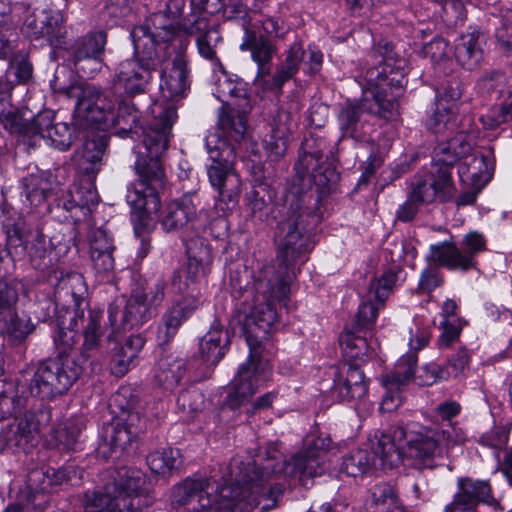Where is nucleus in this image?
<instances>
[{
	"instance_id": "obj_1",
	"label": "nucleus",
	"mask_w": 512,
	"mask_h": 512,
	"mask_svg": "<svg viewBox=\"0 0 512 512\" xmlns=\"http://www.w3.org/2000/svg\"><path fill=\"white\" fill-rule=\"evenodd\" d=\"M329 446L323 438L313 439L289 461L283 460L278 447L269 444L264 455L253 462L234 460L229 485L215 488L207 477H187L174 486L171 502L186 512H252L262 501V510L276 505L282 485L268 486L271 474H282L290 481L307 487L324 472L322 455Z\"/></svg>"
},
{
	"instance_id": "obj_2",
	"label": "nucleus",
	"mask_w": 512,
	"mask_h": 512,
	"mask_svg": "<svg viewBox=\"0 0 512 512\" xmlns=\"http://www.w3.org/2000/svg\"><path fill=\"white\" fill-rule=\"evenodd\" d=\"M288 259L279 263L278 271L273 267L264 268L255 283L254 304L243 324L250 354L246 363L239 367L226 398L227 406L233 410L247 403L272 376V367L259 353L278 320L276 302L288 308L289 282L295 276L294 271H288Z\"/></svg>"
},
{
	"instance_id": "obj_3",
	"label": "nucleus",
	"mask_w": 512,
	"mask_h": 512,
	"mask_svg": "<svg viewBox=\"0 0 512 512\" xmlns=\"http://www.w3.org/2000/svg\"><path fill=\"white\" fill-rule=\"evenodd\" d=\"M321 152L305 153L295 164L296 175L284 196L278 222V250L282 256L311 253L313 232L322 221L320 203L337 192L340 174L331 165H318Z\"/></svg>"
},
{
	"instance_id": "obj_4",
	"label": "nucleus",
	"mask_w": 512,
	"mask_h": 512,
	"mask_svg": "<svg viewBox=\"0 0 512 512\" xmlns=\"http://www.w3.org/2000/svg\"><path fill=\"white\" fill-rule=\"evenodd\" d=\"M434 432L415 422L383 433L374 447L373 466L392 470L406 458L417 469H433L441 457Z\"/></svg>"
},
{
	"instance_id": "obj_5",
	"label": "nucleus",
	"mask_w": 512,
	"mask_h": 512,
	"mask_svg": "<svg viewBox=\"0 0 512 512\" xmlns=\"http://www.w3.org/2000/svg\"><path fill=\"white\" fill-rule=\"evenodd\" d=\"M102 489L85 494L84 512H134L140 508L139 496L146 484L137 468L121 467L108 473Z\"/></svg>"
},
{
	"instance_id": "obj_6",
	"label": "nucleus",
	"mask_w": 512,
	"mask_h": 512,
	"mask_svg": "<svg viewBox=\"0 0 512 512\" xmlns=\"http://www.w3.org/2000/svg\"><path fill=\"white\" fill-rule=\"evenodd\" d=\"M206 148L212 161L207 169L209 181L219 193L215 208L225 216L237 206L241 192L240 177L233 169L235 147L211 135L206 138Z\"/></svg>"
},
{
	"instance_id": "obj_7",
	"label": "nucleus",
	"mask_w": 512,
	"mask_h": 512,
	"mask_svg": "<svg viewBox=\"0 0 512 512\" xmlns=\"http://www.w3.org/2000/svg\"><path fill=\"white\" fill-rule=\"evenodd\" d=\"M138 179L127 192V202L140 221L157 213L161 206L159 193L166 185V174L161 157L139 153L135 162Z\"/></svg>"
},
{
	"instance_id": "obj_8",
	"label": "nucleus",
	"mask_w": 512,
	"mask_h": 512,
	"mask_svg": "<svg viewBox=\"0 0 512 512\" xmlns=\"http://www.w3.org/2000/svg\"><path fill=\"white\" fill-rule=\"evenodd\" d=\"M66 95L69 98H76L75 112L77 116L91 125H120V113L124 109H129L128 105L120 104L116 114L117 94L110 91L104 92L100 87L93 84L69 86L66 89Z\"/></svg>"
},
{
	"instance_id": "obj_9",
	"label": "nucleus",
	"mask_w": 512,
	"mask_h": 512,
	"mask_svg": "<svg viewBox=\"0 0 512 512\" xmlns=\"http://www.w3.org/2000/svg\"><path fill=\"white\" fill-rule=\"evenodd\" d=\"M82 373V364L61 355L38 365L29 384L32 396L52 400L66 393Z\"/></svg>"
},
{
	"instance_id": "obj_10",
	"label": "nucleus",
	"mask_w": 512,
	"mask_h": 512,
	"mask_svg": "<svg viewBox=\"0 0 512 512\" xmlns=\"http://www.w3.org/2000/svg\"><path fill=\"white\" fill-rule=\"evenodd\" d=\"M145 49V44L138 43V46H134L135 57L118 65L112 86L114 94L134 96L146 91L162 59L159 52Z\"/></svg>"
},
{
	"instance_id": "obj_11",
	"label": "nucleus",
	"mask_w": 512,
	"mask_h": 512,
	"mask_svg": "<svg viewBox=\"0 0 512 512\" xmlns=\"http://www.w3.org/2000/svg\"><path fill=\"white\" fill-rule=\"evenodd\" d=\"M469 149L470 145L465 142L463 133L440 142L434 148L432 168L428 176L441 202H447L453 198L456 188L451 170Z\"/></svg>"
},
{
	"instance_id": "obj_12",
	"label": "nucleus",
	"mask_w": 512,
	"mask_h": 512,
	"mask_svg": "<svg viewBox=\"0 0 512 512\" xmlns=\"http://www.w3.org/2000/svg\"><path fill=\"white\" fill-rule=\"evenodd\" d=\"M177 118L176 106L170 103L154 104L152 119L142 128L141 145L137 153L162 157L168 149L172 127Z\"/></svg>"
},
{
	"instance_id": "obj_13",
	"label": "nucleus",
	"mask_w": 512,
	"mask_h": 512,
	"mask_svg": "<svg viewBox=\"0 0 512 512\" xmlns=\"http://www.w3.org/2000/svg\"><path fill=\"white\" fill-rule=\"evenodd\" d=\"M22 31L30 39L43 38L55 48H64L67 44L65 18L60 10L33 11L26 16Z\"/></svg>"
},
{
	"instance_id": "obj_14",
	"label": "nucleus",
	"mask_w": 512,
	"mask_h": 512,
	"mask_svg": "<svg viewBox=\"0 0 512 512\" xmlns=\"http://www.w3.org/2000/svg\"><path fill=\"white\" fill-rule=\"evenodd\" d=\"M107 34L95 31L79 37L71 46V61L78 73L91 78L104 66Z\"/></svg>"
},
{
	"instance_id": "obj_15",
	"label": "nucleus",
	"mask_w": 512,
	"mask_h": 512,
	"mask_svg": "<svg viewBox=\"0 0 512 512\" xmlns=\"http://www.w3.org/2000/svg\"><path fill=\"white\" fill-rule=\"evenodd\" d=\"M202 211L199 194L196 191L186 192L165 205L160 218L161 227L168 233L193 228Z\"/></svg>"
},
{
	"instance_id": "obj_16",
	"label": "nucleus",
	"mask_w": 512,
	"mask_h": 512,
	"mask_svg": "<svg viewBox=\"0 0 512 512\" xmlns=\"http://www.w3.org/2000/svg\"><path fill=\"white\" fill-rule=\"evenodd\" d=\"M250 98L243 95L234 96L225 102L218 112L217 127L227 141L240 143L247 135V116L251 112Z\"/></svg>"
},
{
	"instance_id": "obj_17",
	"label": "nucleus",
	"mask_w": 512,
	"mask_h": 512,
	"mask_svg": "<svg viewBox=\"0 0 512 512\" xmlns=\"http://www.w3.org/2000/svg\"><path fill=\"white\" fill-rule=\"evenodd\" d=\"M182 30L185 34L196 37L195 44L202 58L219 69L224 68L217 55V47L223 41L219 24H210L208 17L197 16L192 20H184Z\"/></svg>"
},
{
	"instance_id": "obj_18",
	"label": "nucleus",
	"mask_w": 512,
	"mask_h": 512,
	"mask_svg": "<svg viewBox=\"0 0 512 512\" xmlns=\"http://www.w3.org/2000/svg\"><path fill=\"white\" fill-rule=\"evenodd\" d=\"M373 112H375V108L372 106L368 96H362L359 101H347L340 105L337 123L342 138L363 141L368 135L370 128L365 116Z\"/></svg>"
},
{
	"instance_id": "obj_19",
	"label": "nucleus",
	"mask_w": 512,
	"mask_h": 512,
	"mask_svg": "<svg viewBox=\"0 0 512 512\" xmlns=\"http://www.w3.org/2000/svg\"><path fill=\"white\" fill-rule=\"evenodd\" d=\"M0 122L12 135H16L19 141L34 147L40 141L43 134V126L49 124V111L38 113L31 120L25 119L18 110H0Z\"/></svg>"
},
{
	"instance_id": "obj_20",
	"label": "nucleus",
	"mask_w": 512,
	"mask_h": 512,
	"mask_svg": "<svg viewBox=\"0 0 512 512\" xmlns=\"http://www.w3.org/2000/svg\"><path fill=\"white\" fill-rule=\"evenodd\" d=\"M176 34L173 21L166 17L163 11L154 12L146 21L136 26L132 32L133 46L145 44L147 51L158 52L161 43L171 41Z\"/></svg>"
},
{
	"instance_id": "obj_21",
	"label": "nucleus",
	"mask_w": 512,
	"mask_h": 512,
	"mask_svg": "<svg viewBox=\"0 0 512 512\" xmlns=\"http://www.w3.org/2000/svg\"><path fill=\"white\" fill-rule=\"evenodd\" d=\"M3 232L5 234V243H0V256L3 253L6 256L23 255L27 249L30 227L26 218L19 214L14 208L4 207L0 216Z\"/></svg>"
},
{
	"instance_id": "obj_22",
	"label": "nucleus",
	"mask_w": 512,
	"mask_h": 512,
	"mask_svg": "<svg viewBox=\"0 0 512 512\" xmlns=\"http://www.w3.org/2000/svg\"><path fill=\"white\" fill-rule=\"evenodd\" d=\"M51 420L48 410L37 409L26 411L15 419V428L11 441L14 445L28 452L38 442V436Z\"/></svg>"
},
{
	"instance_id": "obj_23",
	"label": "nucleus",
	"mask_w": 512,
	"mask_h": 512,
	"mask_svg": "<svg viewBox=\"0 0 512 512\" xmlns=\"http://www.w3.org/2000/svg\"><path fill=\"white\" fill-rule=\"evenodd\" d=\"M145 295L133 293L128 299L124 309L111 305L108 309L109 321L115 329H133L146 323L153 314V310L144 301Z\"/></svg>"
},
{
	"instance_id": "obj_24",
	"label": "nucleus",
	"mask_w": 512,
	"mask_h": 512,
	"mask_svg": "<svg viewBox=\"0 0 512 512\" xmlns=\"http://www.w3.org/2000/svg\"><path fill=\"white\" fill-rule=\"evenodd\" d=\"M188 64V60L182 54L173 58L172 67L162 74L160 89L166 100L159 104L170 103L176 106L177 101L186 97L190 88Z\"/></svg>"
},
{
	"instance_id": "obj_25",
	"label": "nucleus",
	"mask_w": 512,
	"mask_h": 512,
	"mask_svg": "<svg viewBox=\"0 0 512 512\" xmlns=\"http://www.w3.org/2000/svg\"><path fill=\"white\" fill-rule=\"evenodd\" d=\"M240 49L250 51L251 58L258 67L255 83L260 85L270 74L271 61L277 50L275 44L264 35H257L254 31L246 30L245 39L240 45Z\"/></svg>"
},
{
	"instance_id": "obj_26",
	"label": "nucleus",
	"mask_w": 512,
	"mask_h": 512,
	"mask_svg": "<svg viewBox=\"0 0 512 512\" xmlns=\"http://www.w3.org/2000/svg\"><path fill=\"white\" fill-rule=\"evenodd\" d=\"M107 148V138L99 136L92 139H86L81 148L74 154V161L81 175L94 180L97 173L101 170L103 156Z\"/></svg>"
},
{
	"instance_id": "obj_27",
	"label": "nucleus",
	"mask_w": 512,
	"mask_h": 512,
	"mask_svg": "<svg viewBox=\"0 0 512 512\" xmlns=\"http://www.w3.org/2000/svg\"><path fill=\"white\" fill-rule=\"evenodd\" d=\"M484 42L485 36L479 29L473 28L462 34L454 50L457 62L467 70L479 67L484 58L482 49Z\"/></svg>"
},
{
	"instance_id": "obj_28",
	"label": "nucleus",
	"mask_w": 512,
	"mask_h": 512,
	"mask_svg": "<svg viewBox=\"0 0 512 512\" xmlns=\"http://www.w3.org/2000/svg\"><path fill=\"white\" fill-rule=\"evenodd\" d=\"M306 51L299 43H294L287 52L283 62L277 68L275 74L262 81L260 86L268 91L280 93L283 85L298 72L299 65L305 60Z\"/></svg>"
},
{
	"instance_id": "obj_29",
	"label": "nucleus",
	"mask_w": 512,
	"mask_h": 512,
	"mask_svg": "<svg viewBox=\"0 0 512 512\" xmlns=\"http://www.w3.org/2000/svg\"><path fill=\"white\" fill-rule=\"evenodd\" d=\"M140 422L139 413H129L118 416L105 428V442L112 452L123 451L131 444L133 437L138 433L136 423Z\"/></svg>"
},
{
	"instance_id": "obj_30",
	"label": "nucleus",
	"mask_w": 512,
	"mask_h": 512,
	"mask_svg": "<svg viewBox=\"0 0 512 512\" xmlns=\"http://www.w3.org/2000/svg\"><path fill=\"white\" fill-rule=\"evenodd\" d=\"M335 389L343 400H361L367 394V382L357 364H344Z\"/></svg>"
},
{
	"instance_id": "obj_31",
	"label": "nucleus",
	"mask_w": 512,
	"mask_h": 512,
	"mask_svg": "<svg viewBox=\"0 0 512 512\" xmlns=\"http://www.w3.org/2000/svg\"><path fill=\"white\" fill-rule=\"evenodd\" d=\"M101 319L102 313L95 310H88L87 314L82 312V314L78 316L77 321L80 322V326L82 327L84 340L79 362L77 363L82 364V370L84 369V364L91 357V353L99 348L102 337ZM77 323L78 322H76V324Z\"/></svg>"
},
{
	"instance_id": "obj_32",
	"label": "nucleus",
	"mask_w": 512,
	"mask_h": 512,
	"mask_svg": "<svg viewBox=\"0 0 512 512\" xmlns=\"http://www.w3.org/2000/svg\"><path fill=\"white\" fill-rule=\"evenodd\" d=\"M365 79L368 89L378 90L382 93H399L407 83V79L401 71L394 70L386 64L367 70Z\"/></svg>"
},
{
	"instance_id": "obj_33",
	"label": "nucleus",
	"mask_w": 512,
	"mask_h": 512,
	"mask_svg": "<svg viewBox=\"0 0 512 512\" xmlns=\"http://www.w3.org/2000/svg\"><path fill=\"white\" fill-rule=\"evenodd\" d=\"M365 509L366 512H405L397 490L386 482L371 488Z\"/></svg>"
},
{
	"instance_id": "obj_34",
	"label": "nucleus",
	"mask_w": 512,
	"mask_h": 512,
	"mask_svg": "<svg viewBox=\"0 0 512 512\" xmlns=\"http://www.w3.org/2000/svg\"><path fill=\"white\" fill-rule=\"evenodd\" d=\"M433 260L435 267L425 269L419 281V289L425 293L431 292L442 283L437 268L466 271L475 265L474 258H433Z\"/></svg>"
},
{
	"instance_id": "obj_35",
	"label": "nucleus",
	"mask_w": 512,
	"mask_h": 512,
	"mask_svg": "<svg viewBox=\"0 0 512 512\" xmlns=\"http://www.w3.org/2000/svg\"><path fill=\"white\" fill-rule=\"evenodd\" d=\"M23 193L30 205L38 207L53 197L56 187L52 186L46 173L30 174L22 179Z\"/></svg>"
},
{
	"instance_id": "obj_36",
	"label": "nucleus",
	"mask_w": 512,
	"mask_h": 512,
	"mask_svg": "<svg viewBox=\"0 0 512 512\" xmlns=\"http://www.w3.org/2000/svg\"><path fill=\"white\" fill-rule=\"evenodd\" d=\"M458 490L454 496H459L466 502H472L477 505L485 503L488 505H496L497 501L491 494V487L488 482L481 480H473L471 478H459L457 481Z\"/></svg>"
},
{
	"instance_id": "obj_37",
	"label": "nucleus",
	"mask_w": 512,
	"mask_h": 512,
	"mask_svg": "<svg viewBox=\"0 0 512 512\" xmlns=\"http://www.w3.org/2000/svg\"><path fill=\"white\" fill-rule=\"evenodd\" d=\"M34 246L36 253L39 254L66 256L67 254H77L79 252L72 232L69 234L61 232L54 234L48 239V245H46V236L38 234Z\"/></svg>"
},
{
	"instance_id": "obj_38",
	"label": "nucleus",
	"mask_w": 512,
	"mask_h": 512,
	"mask_svg": "<svg viewBox=\"0 0 512 512\" xmlns=\"http://www.w3.org/2000/svg\"><path fill=\"white\" fill-rule=\"evenodd\" d=\"M186 373V363L181 358L166 356L159 360L155 378L166 389L175 388Z\"/></svg>"
},
{
	"instance_id": "obj_39",
	"label": "nucleus",
	"mask_w": 512,
	"mask_h": 512,
	"mask_svg": "<svg viewBox=\"0 0 512 512\" xmlns=\"http://www.w3.org/2000/svg\"><path fill=\"white\" fill-rule=\"evenodd\" d=\"M226 334L218 327H212L200 341V354L202 359L211 364L216 365L225 355L227 338L223 339Z\"/></svg>"
},
{
	"instance_id": "obj_40",
	"label": "nucleus",
	"mask_w": 512,
	"mask_h": 512,
	"mask_svg": "<svg viewBox=\"0 0 512 512\" xmlns=\"http://www.w3.org/2000/svg\"><path fill=\"white\" fill-rule=\"evenodd\" d=\"M84 421L79 418L67 419L52 430L54 445L65 450H74L80 440Z\"/></svg>"
},
{
	"instance_id": "obj_41",
	"label": "nucleus",
	"mask_w": 512,
	"mask_h": 512,
	"mask_svg": "<svg viewBox=\"0 0 512 512\" xmlns=\"http://www.w3.org/2000/svg\"><path fill=\"white\" fill-rule=\"evenodd\" d=\"M417 367V355L414 352H407L399 358L394 370L383 377V383L390 389H398L407 384L414 377Z\"/></svg>"
},
{
	"instance_id": "obj_42",
	"label": "nucleus",
	"mask_w": 512,
	"mask_h": 512,
	"mask_svg": "<svg viewBox=\"0 0 512 512\" xmlns=\"http://www.w3.org/2000/svg\"><path fill=\"white\" fill-rule=\"evenodd\" d=\"M340 344L344 356L347 358V363L364 359L370 351L366 334L353 328L347 329L340 336Z\"/></svg>"
},
{
	"instance_id": "obj_43",
	"label": "nucleus",
	"mask_w": 512,
	"mask_h": 512,
	"mask_svg": "<svg viewBox=\"0 0 512 512\" xmlns=\"http://www.w3.org/2000/svg\"><path fill=\"white\" fill-rule=\"evenodd\" d=\"M147 464L153 473L169 475L181 465V455L178 449L160 448L147 456Z\"/></svg>"
},
{
	"instance_id": "obj_44",
	"label": "nucleus",
	"mask_w": 512,
	"mask_h": 512,
	"mask_svg": "<svg viewBox=\"0 0 512 512\" xmlns=\"http://www.w3.org/2000/svg\"><path fill=\"white\" fill-rule=\"evenodd\" d=\"M52 114L49 112V124L43 126L42 138H47L50 145L59 151L70 149L75 140V129L67 123L52 124Z\"/></svg>"
},
{
	"instance_id": "obj_45",
	"label": "nucleus",
	"mask_w": 512,
	"mask_h": 512,
	"mask_svg": "<svg viewBox=\"0 0 512 512\" xmlns=\"http://www.w3.org/2000/svg\"><path fill=\"white\" fill-rule=\"evenodd\" d=\"M363 96H368L375 108V112L370 115H377L385 120H394L399 114V102L397 100L399 93H382L378 90L366 89Z\"/></svg>"
},
{
	"instance_id": "obj_46",
	"label": "nucleus",
	"mask_w": 512,
	"mask_h": 512,
	"mask_svg": "<svg viewBox=\"0 0 512 512\" xmlns=\"http://www.w3.org/2000/svg\"><path fill=\"white\" fill-rule=\"evenodd\" d=\"M52 198L54 199L53 207L50 203L47 204V209L50 212L62 209L66 213L63 215L64 220H72L74 223L81 221V209L75 201L77 198L74 191L56 187Z\"/></svg>"
},
{
	"instance_id": "obj_47",
	"label": "nucleus",
	"mask_w": 512,
	"mask_h": 512,
	"mask_svg": "<svg viewBox=\"0 0 512 512\" xmlns=\"http://www.w3.org/2000/svg\"><path fill=\"white\" fill-rule=\"evenodd\" d=\"M427 128L435 134L453 132L456 128V113L453 104L449 106L437 103L436 111L427 119Z\"/></svg>"
},
{
	"instance_id": "obj_48",
	"label": "nucleus",
	"mask_w": 512,
	"mask_h": 512,
	"mask_svg": "<svg viewBox=\"0 0 512 512\" xmlns=\"http://www.w3.org/2000/svg\"><path fill=\"white\" fill-rule=\"evenodd\" d=\"M0 322L4 324L9 338L15 342L24 341L35 329L30 317L26 314L19 315L15 310L11 311L7 318L0 319Z\"/></svg>"
},
{
	"instance_id": "obj_49",
	"label": "nucleus",
	"mask_w": 512,
	"mask_h": 512,
	"mask_svg": "<svg viewBox=\"0 0 512 512\" xmlns=\"http://www.w3.org/2000/svg\"><path fill=\"white\" fill-rule=\"evenodd\" d=\"M398 271V268H389L379 278H374L369 285L367 293L370 299H374L381 306H384L397 281Z\"/></svg>"
},
{
	"instance_id": "obj_50",
	"label": "nucleus",
	"mask_w": 512,
	"mask_h": 512,
	"mask_svg": "<svg viewBox=\"0 0 512 512\" xmlns=\"http://www.w3.org/2000/svg\"><path fill=\"white\" fill-rule=\"evenodd\" d=\"M20 293H25V286L21 281L0 280V319L7 318L15 310Z\"/></svg>"
},
{
	"instance_id": "obj_51",
	"label": "nucleus",
	"mask_w": 512,
	"mask_h": 512,
	"mask_svg": "<svg viewBox=\"0 0 512 512\" xmlns=\"http://www.w3.org/2000/svg\"><path fill=\"white\" fill-rule=\"evenodd\" d=\"M383 307L384 306H381V304L377 303L374 299H370V296L367 295V300L362 302L359 306L351 328L356 331H362L364 334L371 331L378 317V312Z\"/></svg>"
},
{
	"instance_id": "obj_52",
	"label": "nucleus",
	"mask_w": 512,
	"mask_h": 512,
	"mask_svg": "<svg viewBox=\"0 0 512 512\" xmlns=\"http://www.w3.org/2000/svg\"><path fill=\"white\" fill-rule=\"evenodd\" d=\"M373 465L372 458L366 450H356L345 456L340 471L351 477L365 474Z\"/></svg>"
},
{
	"instance_id": "obj_53",
	"label": "nucleus",
	"mask_w": 512,
	"mask_h": 512,
	"mask_svg": "<svg viewBox=\"0 0 512 512\" xmlns=\"http://www.w3.org/2000/svg\"><path fill=\"white\" fill-rule=\"evenodd\" d=\"M186 317L183 315V310L170 308L162 318V323L158 328L157 339L160 344L168 343L177 333L178 328L181 326Z\"/></svg>"
},
{
	"instance_id": "obj_54",
	"label": "nucleus",
	"mask_w": 512,
	"mask_h": 512,
	"mask_svg": "<svg viewBox=\"0 0 512 512\" xmlns=\"http://www.w3.org/2000/svg\"><path fill=\"white\" fill-rule=\"evenodd\" d=\"M272 194L265 183H260L246 196L247 206L252 216L260 220L266 215V209L272 200Z\"/></svg>"
},
{
	"instance_id": "obj_55",
	"label": "nucleus",
	"mask_w": 512,
	"mask_h": 512,
	"mask_svg": "<svg viewBox=\"0 0 512 512\" xmlns=\"http://www.w3.org/2000/svg\"><path fill=\"white\" fill-rule=\"evenodd\" d=\"M424 427L434 432L436 443L441 449V457L437 460L435 467L439 466L444 460V447L441 444L442 441L446 442L447 445H457L466 440L465 432L450 421L446 424V427L443 426L440 430H436L428 426Z\"/></svg>"
},
{
	"instance_id": "obj_56",
	"label": "nucleus",
	"mask_w": 512,
	"mask_h": 512,
	"mask_svg": "<svg viewBox=\"0 0 512 512\" xmlns=\"http://www.w3.org/2000/svg\"><path fill=\"white\" fill-rule=\"evenodd\" d=\"M484 172L488 175L486 157L483 155L466 157L458 166V174L463 182L482 180Z\"/></svg>"
},
{
	"instance_id": "obj_57",
	"label": "nucleus",
	"mask_w": 512,
	"mask_h": 512,
	"mask_svg": "<svg viewBox=\"0 0 512 512\" xmlns=\"http://www.w3.org/2000/svg\"><path fill=\"white\" fill-rule=\"evenodd\" d=\"M410 197L419 203H432L438 195L428 174H416L410 184Z\"/></svg>"
},
{
	"instance_id": "obj_58",
	"label": "nucleus",
	"mask_w": 512,
	"mask_h": 512,
	"mask_svg": "<svg viewBox=\"0 0 512 512\" xmlns=\"http://www.w3.org/2000/svg\"><path fill=\"white\" fill-rule=\"evenodd\" d=\"M423 54L429 57L431 62L437 66H446L451 62L449 54L448 42L441 38H435L431 42L426 43L422 48Z\"/></svg>"
},
{
	"instance_id": "obj_59",
	"label": "nucleus",
	"mask_w": 512,
	"mask_h": 512,
	"mask_svg": "<svg viewBox=\"0 0 512 512\" xmlns=\"http://www.w3.org/2000/svg\"><path fill=\"white\" fill-rule=\"evenodd\" d=\"M111 401L126 417L129 413H135L133 409L139 401V395L131 386H122L112 396Z\"/></svg>"
},
{
	"instance_id": "obj_60",
	"label": "nucleus",
	"mask_w": 512,
	"mask_h": 512,
	"mask_svg": "<svg viewBox=\"0 0 512 512\" xmlns=\"http://www.w3.org/2000/svg\"><path fill=\"white\" fill-rule=\"evenodd\" d=\"M199 269L200 263L198 258H188L186 267L175 273L172 285L176 287L179 292L188 289L189 284L193 283L196 279Z\"/></svg>"
},
{
	"instance_id": "obj_61",
	"label": "nucleus",
	"mask_w": 512,
	"mask_h": 512,
	"mask_svg": "<svg viewBox=\"0 0 512 512\" xmlns=\"http://www.w3.org/2000/svg\"><path fill=\"white\" fill-rule=\"evenodd\" d=\"M295 122V114L287 109L280 108L272 119L270 132L278 134V138L281 136L290 137Z\"/></svg>"
},
{
	"instance_id": "obj_62",
	"label": "nucleus",
	"mask_w": 512,
	"mask_h": 512,
	"mask_svg": "<svg viewBox=\"0 0 512 512\" xmlns=\"http://www.w3.org/2000/svg\"><path fill=\"white\" fill-rule=\"evenodd\" d=\"M177 405L186 414L197 412L203 407V395L197 389L181 391L177 397Z\"/></svg>"
},
{
	"instance_id": "obj_63",
	"label": "nucleus",
	"mask_w": 512,
	"mask_h": 512,
	"mask_svg": "<svg viewBox=\"0 0 512 512\" xmlns=\"http://www.w3.org/2000/svg\"><path fill=\"white\" fill-rule=\"evenodd\" d=\"M86 181L87 186H83L81 184L75 187L74 190L77 198L76 201L80 206L82 215H86V213L90 211V206H94L98 203V195L95 188L93 187V180L89 181L88 178H86Z\"/></svg>"
},
{
	"instance_id": "obj_64",
	"label": "nucleus",
	"mask_w": 512,
	"mask_h": 512,
	"mask_svg": "<svg viewBox=\"0 0 512 512\" xmlns=\"http://www.w3.org/2000/svg\"><path fill=\"white\" fill-rule=\"evenodd\" d=\"M115 250L113 240L107 235V233L98 229L93 232L90 239V252L92 256L97 254L98 256H111Z\"/></svg>"
}]
</instances>
